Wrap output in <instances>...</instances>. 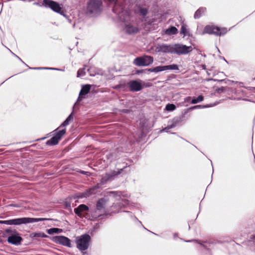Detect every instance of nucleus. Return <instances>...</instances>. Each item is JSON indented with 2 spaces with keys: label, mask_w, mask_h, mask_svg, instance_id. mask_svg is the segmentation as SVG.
Returning <instances> with one entry per match:
<instances>
[{
  "label": "nucleus",
  "mask_w": 255,
  "mask_h": 255,
  "mask_svg": "<svg viewBox=\"0 0 255 255\" xmlns=\"http://www.w3.org/2000/svg\"><path fill=\"white\" fill-rule=\"evenodd\" d=\"M22 240L21 237L15 235H11L7 238L8 243L14 245H19Z\"/></svg>",
  "instance_id": "15"
},
{
  "label": "nucleus",
  "mask_w": 255,
  "mask_h": 255,
  "mask_svg": "<svg viewBox=\"0 0 255 255\" xmlns=\"http://www.w3.org/2000/svg\"><path fill=\"white\" fill-rule=\"evenodd\" d=\"M187 25L183 24L180 32H187Z\"/></svg>",
  "instance_id": "46"
},
{
  "label": "nucleus",
  "mask_w": 255,
  "mask_h": 255,
  "mask_svg": "<svg viewBox=\"0 0 255 255\" xmlns=\"http://www.w3.org/2000/svg\"><path fill=\"white\" fill-rule=\"evenodd\" d=\"M93 188H94L95 190H96V191H97L98 189L100 188V186L99 183H97V184L93 186Z\"/></svg>",
  "instance_id": "58"
},
{
  "label": "nucleus",
  "mask_w": 255,
  "mask_h": 255,
  "mask_svg": "<svg viewBox=\"0 0 255 255\" xmlns=\"http://www.w3.org/2000/svg\"><path fill=\"white\" fill-rule=\"evenodd\" d=\"M204 100V97L202 95H199L197 97H193L191 101L190 104H196L200 103Z\"/></svg>",
  "instance_id": "25"
},
{
  "label": "nucleus",
  "mask_w": 255,
  "mask_h": 255,
  "mask_svg": "<svg viewBox=\"0 0 255 255\" xmlns=\"http://www.w3.org/2000/svg\"><path fill=\"white\" fill-rule=\"evenodd\" d=\"M156 49L158 52L174 54V43L159 44L156 46Z\"/></svg>",
  "instance_id": "12"
},
{
  "label": "nucleus",
  "mask_w": 255,
  "mask_h": 255,
  "mask_svg": "<svg viewBox=\"0 0 255 255\" xmlns=\"http://www.w3.org/2000/svg\"><path fill=\"white\" fill-rule=\"evenodd\" d=\"M92 69L91 68H89L88 69V71L89 73L90 76H95L96 74H98V73L97 72H95L94 73H93L92 72Z\"/></svg>",
  "instance_id": "45"
},
{
  "label": "nucleus",
  "mask_w": 255,
  "mask_h": 255,
  "mask_svg": "<svg viewBox=\"0 0 255 255\" xmlns=\"http://www.w3.org/2000/svg\"><path fill=\"white\" fill-rule=\"evenodd\" d=\"M218 103H215L213 104H207V105H195V106H192L191 107H189L190 108V109L191 111L193 110H196V109H204V108H210V107H212L213 106H214L215 105H216Z\"/></svg>",
  "instance_id": "22"
},
{
  "label": "nucleus",
  "mask_w": 255,
  "mask_h": 255,
  "mask_svg": "<svg viewBox=\"0 0 255 255\" xmlns=\"http://www.w3.org/2000/svg\"><path fill=\"white\" fill-rule=\"evenodd\" d=\"M176 108V107L174 104L168 103L166 105L165 110L168 112H172L175 110Z\"/></svg>",
  "instance_id": "29"
},
{
  "label": "nucleus",
  "mask_w": 255,
  "mask_h": 255,
  "mask_svg": "<svg viewBox=\"0 0 255 255\" xmlns=\"http://www.w3.org/2000/svg\"><path fill=\"white\" fill-rule=\"evenodd\" d=\"M145 82L140 80H132L128 83L129 89L131 92H138L143 88Z\"/></svg>",
  "instance_id": "10"
},
{
  "label": "nucleus",
  "mask_w": 255,
  "mask_h": 255,
  "mask_svg": "<svg viewBox=\"0 0 255 255\" xmlns=\"http://www.w3.org/2000/svg\"><path fill=\"white\" fill-rule=\"evenodd\" d=\"M148 10L146 8H140L139 10L140 14L144 16H145L147 13Z\"/></svg>",
  "instance_id": "41"
},
{
  "label": "nucleus",
  "mask_w": 255,
  "mask_h": 255,
  "mask_svg": "<svg viewBox=\"0 0 255 255\" xmlns=\"http://www.w3.org/2000/svg\"><path fill=\"white\" fill-rule=\"evenodd\" d=\"M178 70L179 66L176 64H172L167 65H160L156 67L148 68L147 70L149 72H154L155 73L166 71V70Z\"/></svg>",
  "instance_id": "8"
},
{
  "label": "nucleus",
  "mask_w": 255,
  "mask_h": 255,
  "mask_svg": "<svg viewBox=\"0 0 255 255\" xmlns=\"http://www.w3.org/2000/svg\"><path fill=\"white\" fill-rule=\"evenodd\" d=\"M91 238L88 234H84L76 238L77 248L80 251H85L89 248Z\"/></svg>",
  "instance_id": "2"
},
{
  "label": "nucleus",
  "mask_w": 255,
  "mask_h": 255,
  "mask_svg": "<svg viewBox=\"0 0 255 255\" xmlns=\"http://www.w3.org/2000/svg\"><path fill=\"white\" fill-rule=\"evenodd\" d=\"M85 74H86L85 68H80L77 71V77H82V76L85 75Z\"/></svg>",
  "instance_id": "32"
},
{
  "label": "nucleus",
  "mask_w": 255,
  "mask_h": 255,
  "mask_svg": "<svg viewBox=\"0 0 255 255\" xmlns=\"http://www.w3.org/2000/svg\"><path fill=\"white\" fill-rule=\"evenodd\" d=\"M248 242V246H254V247H252V250L255 252V234L250 236Z\"/></svg>",
  "instance_id": "26"
},
{
  "label": "nucleus",
  "mask_w": 255,
  "mask_h": 255,
  "mask_svg": "<svg viewBox=\"0 0 255 255\" xmlns=\"http://www.w3.org/2000/svg\"><path fill=\"white\" fill-rule=\"evenodd\" d=\"M82 211L79 208V207L75 208L74 209V213L75 214L77 215L78 216L81 217L82 216Z\"/></svg>",
  "instance_id": "39"
},
{
  "label": "nucleus",
  "mask_w": 255,
  "mask_h": 255,
  "mask_svg": "<svg viewBox=\"0 0 255 255\" xmlns=\"http://www.w3.org/2000/svg\"><path fill=\"white\" fill-rule=\"evenodd\" d=\"M29 69H35V70H40V69H48V67H33V68H31V67H29Z\"/></svg>",
  "instance_id": "54"
},
{
  "label": "nucleus",
  "mask_w": 255,
  "mask_h": 255,
  "mask_svg": "<svg viewBox=\"0 0 255 255\" xmlns=\"http://www.w3.org/2000/svg\"><path fill=\"white\" fill-rule=\"evenodd\" d=\"M85 98L81 96V95L79 94V96L77 98L76 102L74 104V105L73 107V110H74L75 109L77 108V106L78 105V103L80 101H81L83 99Z\"/></svg>",
  "instance_id": "35"
},
{
  "label": "nucleus",
  "mask_w": 255,
  "mask_h": 255,
  "mask_svg": "<svg viewBox=\"0 0 255 255\" xmlns=\"http://www.w3.org/2000/svg\"><path fill=\"white\" fill-rule=\"evenodd\" d=\"M143 227L146 230H147L148 231L150 232V233H151L152 234H154V235L155 236H160L161 237H163V238H165V233H162L160 235L157 234H156V233H154L152 232H151L149 230H148L147 229H146L143 225H142Z\"/></svg>",
  "instance_id": "44"
},
{
  "label": "nucleus",
  "mask_w": 255,
  "mask_h": 255,
  "mask_svg": "<svg viewBox=\"0 0 255 255\" xmlns=\"http://www.w3.org/2000/svg\"><path fill=\"white\" fill-rule=\"evenodd\" d=\"M193 50L191 46H187L182 43H174V54L177 55H187Z\"/></svg>",
  "instance_id": "5"
},
{
  "label": "nucleus",
  "mask_w": 255,
  "mask_h": 255,
  "mask_svg": "<svg viewBox=\"0 0 255 255\" xmlns=\"http://www.w3.org/2000/svg\"><path fill=\"white\" fill-rule=\"evenodd\" d=\"M206 11L205 7H201L195 12L194 14V18L195 19L199 18Z\"/></svg>",
  "instance_id": "23"
},
{
  "label": "nucleus",
  "mask_w": 255,
  "mask_h": 255,
  "mask_svg": "<svg viewBox=\"0 0 255 255\" xmlns=\"http://www.w3.org/2000/svg\"><path fill=\"white\" fill-rule=\"evenodd\" d=\"M130 201L128 199L121 198L119 202L114 203L111 207V210L114 211V214H116L121 212H123L121 209L123 208H126L129 205Z\"/></svg>",
  "instance_id": "9"
},
{
  "label": "nucleus",
  "mask_w": 255,
  "mask_h": 255,
  "mask_svg": "<svg viewBox=\"0 0 255 255\" xmlns=\"http://www.w3.org/2000/svg\"><path fill=\"white\" fill-rule=\"evenodd\" d=\"M49 7L52 9L54 11L60 14H62L64 13L62 7L58 3L54 1L49 0Z\"/></svg>",
  "instance_id": "14"
},
{
  "label": "nucleus",
  "mask_w": 255,
  "mask_h": 255,
  "mask_svg": "<svg viewBox=\"0 0 255 255\" xmlns=\"http://www.w3.org/2000/svg\"><path fill=\"white\" fill-rule=\"evenodd\" d=\"M123 212L127 213L130 218L131 219H134L135 221H137L140 223V224H141V222L139 221L138 219L133 214V213L130 211H123Z\"/></svg>",
  "instance_id": "34"
},
{
  "label": "nucleus",
  "mask_w": 255,
  "mask_h": 255,
  "mask_svg": "<svg viewBox=\"0 0 255 255\" xmlns=\"http://www.w3.org/2000/svg\"><path fill=\"white\" fill-rule=\"evenodd\" d=\"M191 111L190 108L184 109L182 112L181 115L180 116L181 118L183 119L184 121L186 120L187 118L185 116Z\"/></svg>",
  "instance_id": "31"
},
{
  "label": "nucleus",
  "mask_w": 255,
  "mask_h": 255,
  "mask_svg": "<svg viewBox=\"0 0 255 255\" xmlns=\"http://www.w3.org/2000/svg\"><path fill=\"white\" fill-rule=\"evenodd\" d=\"M229 88L228 87H221L218 88L216 89V92L218 94L225 93L229 90Z\"/></svg>",
  "instance_id": "30"
},
{
  "label": "nucleus",
  "mask_w": 255,
  "mask_h": 255,
  "mask_svg": "<svg viewBox=\"0 0 255 255\" xmlns=\"http://www.w3.org/2000/svg\"><path fill=\"white\" fill-rule=\"evenodd\" d=\"M102 0H90L88 2L87 12L90 14H98L102 10Z\"/></svg>",
  "instance_id": "3"
},
{
  "label": "nucleus",
  "mask_w": 255,
  "mask_h": 255,
  "mask_svg": "<svg viewBox=\"0 0 255 255\" xmlns=\"http://www.w3.org/2000/svg\"><path fill=\"white\" fill-rule=\"evenodd\" d=\"M227 29L224 28H220L213 24L207 25L204 29L203 32H225Z\"/></svg>",
  "instance_id": "13"
},
{
  "label": "nucleus",
  "mask_w": 255,
  "mask_h": 255,
  "mask_svg": "<svg viewBox=\"0 0 255 255\" xmlns=\"http://www.w3.org/2000/svg\"><path fill=\"white\" fill-rule=\"evenodd\" d=\"M48 69L49 70H57V71H64V69L56 68H50V67H49Z\"/></svg>",
  "instance_id": "59"
},
{
  "label": "nucleus",
  "mask_w": 255,
  "mask_h": 255,
  "mask_svg": "<svg viewBox=\"0 0 255 255\" xmlns=\"http://www.w3.org/2000/svg\"><path fill=\"white\" fill-rule=\"evenodd\" d=\"M184 241L186 242H187V243L192 242H196L198 243L199 244L202 245L204 247V248L205 249H206V250H207L208 251H210V249L206 246H205L204 245H203L201 243L200 241H199V240H185Z\"/></svg>",
  "instance_id": "33"
},
{
  "label": "nucleus",
  "mask_w": 255,
  "mask_h": 255,
  "mask_svg": "<svg viewBox=\"0 0 255 255\" xmlns=\"http://www.w3.org/2000/svg\"><path fill=\"white\" fill-rule=\"evenodd\" d=\"M121 111V112L125 114H128L129 112V110L128 109H123Z\"/></svg>",
  "instance_id": "61"
},
{
  "label": "nucleus",
  "mask_w": 255,
  "mask_h": 255,
  "mask_svg": "<svg viewBox=\"0 0 255 255\" xmlns=\"http://www.w3.org/2000/svg\"><path fill=\"white\" fill-rule=\"evenodd\" d=\"M48 220H49V226H51V225H56L55 224H52V223H51L50 222H53V221H54L53 219H50V218H49L48 219ZM55 221L56 222H58V220H55Z\"/></svg>",
  "instance_id": "60"
},
{
  "label": "nucleus",
  "mask_w": 255,
  "mask_h": 255,
  "mask_svg": "<svg viewBox=\"0 0 255 255\" xmlns=\"http://www.w3.org/2000/svg\"><path fill=\"white\" fill-rule=\"evenodd\" d=\"M113 214H115L114 211L112 210L110 213H105L103 215L99 216V220H101V222L105 221L107 219L108 216H111Z\"/></svg>",
  "instance_id": "27"
},
{
  "label": "nucleus",
  "mask_w": 255,
  "mask_h": 255,
  "mask_svg": "<svg viewBox=\"0 0 255 255\" xmlns=\"http://www.w3.org/2000/svg\"><path fill=\"white\" fill-rule=\"evenodd\" d=\"M172 128H173V127H171V125H168L166 127H165L164 128H163L161 131H164L166 132H169V130Z\"/></svg>",
  "instance_id": "48"
},
{
  "label": "nucleus",
  "mask_w": 255,
  "mask_h": 255,
  "mask_svg": "<svg viewBox=\"0 0 255 255\" xmlns=\"http://www.w3.org/2000/svg\"><path fill=\"white\" fill-rule=\"evenodd\" d=\"M98 191H96L93 187L89 188L86 190V192L83 193L81 195L78 196V198H82L84 197H89L90 195L95 194L97 193Z\"/></svg>",
  "instance_id": "20"
},
{
  "label": "nucleus",
  "mask_w": 255,
  "mask_h": 255,
  "mask_svg": "<svg viewBox=\"0 0 255 255\" xmlns=\"http://www.w3.org/2000/svg\"><path fill=\"white\" fill-rule=\"evenodd\" d=\"M79 172L82 174H83V175H86L87 176H88L90 175V173L89 172H88V171H84V170H80Z\"/></svg>",
  "instance_id": "49"
},
{
  "label": "nucleus",
  "mask_w": 255,
  "mask_h": 255,
  "mask_svg": "<svg viewBox=\"0 0 255 255\" xmlns=\"http://www.w3.org/2000/svg\"><path fill=\"white\" fill-rule=\"evenodd\" d=\"M208 81H217L219 83H222L225 81V79H222V80H218V79H210L208 80Z\"/></svg>",
  "instance_id": "53"
},
{
  "label": "nucleus",
  "mask_w": 255,
  "mask_h": 255,
  "mask_svg": "<svg viewBox=\"0 0 255 255\" xmlns=\"http://www.w3.org/2000/svg\"><path fill=\"white\" fill-rule=\"evenodd\" d=\"M8 50L12 53V55L17 57L20 61H21L22 63L26 65V64L21 60V59L20 57L15 55L14 53H13L8 48Z\"/></svg>",
  "instance_id": "55"
},
{
  "label": "nucleus",
  "mask_w": 255,
  "mask_h": 255,
  "mask_svg": "<svg viewBox=\"0 0 255 255\" xmlns=\"http://www.w3.org/2000/svg\"><path fill=\"white\" fill-rule=\"evenodd\" d=\"M45 220H47V219L23 217L21 218L10 219L8 220L0 221V224L9 225H20L21 224L36 223Z\"/></svg>",
  "instance_id": "1"
},
{
  "label": "nucleus",
  "mask_w": 255,
  "mask_h": 255,
  "mask_svg": "<svg viewBox=\"0 0 255 255\" xmlns=\"http://www.w3.org/2000/svg\"><path fill=\"white\" fill-rule=\"evenodd\" d=\"M153 62V57L150 55H144L135 58L133 64L137 66H148Z\"/></svg>",
  "instance_id": "4"
},
{
  "label": "nucleus",
  "mask_w": 255,
  "mask_h": 255,
  "mask_svg": "<svg viewBox=\"0 0 255 255\" xmlns=\"http://www.w3.org/2000/svg\"><path fill=\"white\" fill-rule=\"evenodd\" d=\"M108 201V199L107 197H104L103 198H100L97 202L96 203V209L98 211H101L103 208H104L105 206Z\"/></svg>",
  "instance_id": "16"
},
{
  "label": "nucleus",
  "mask_w": 255,
  "mask_h": 255,
  "mask_svg": "<svg viewBox=\"0 0 255 255\" xmlns=\"http://www.w3.org/2000/svg\"><path fill=\"white\" fill-rule=\"evenodd\" d=\"M110 2H115V5L113 8V10L116 11L118 8V7L119 6L120 9L118 11H115V12H121L123 11L124 8V6L123 4H120V3L123 1L124 0H108Z\"/></svg>",
  "instance_id": "19"
},
{
  "label": "nucleus",
  "mask_w": 255,
  "mask_h": 255,
  "mask_svg": "<svg viewBox=\"0 0 255 255\" xmlns=\"http://www.w3.org/2000/svg\"><path fill=\"white\" fill-rule=\"evenodd\" d=\"M209 34H214L217 36H222L225 35L226 33H208Z\"/></svg>",
  "instance_id": "52"
},
{
  "label": "nucleus",
  "mask_w": 255,
  "mask_h": 255,
  "mask_svg": "<svg viewBox=\"0 0 255 255\" xmlns=\"http://www.w3.org/2000/svg\"><path fill=\"white\" fill-rule=\"evenodd\" d=\"M121 87H122L121 85H118L115 86V87H114V89H118L120 88Z\"/></svg>",
  "instance_id": "64"
},
{
  "label": "nucleus",
  "mask_w": 255,
  "mask_h": 255,
  "mask_svg": "<svg viewBox=\"0 0 255 255\" xmlns=\"http://www.w3.org/2000/svg\"><path fill=\"white\" fill-rule=\"evenodd\" d=\"M236 83H238V82H236ZM238 83L240 87H244L245 88L246 86H244V84L243 82H238Z\"/></svg>",
  "instance_id": "63"
},
{
  "label": "nucleus",
  "mask_w": 255,
  "mask_h": 255,
  "mask_svg": "<svg viewBox=\"0 0 255 255\" xmlns=\"http://www.w3.org/2000/svg\"><path fill=\"white\" fill-rule=\"evenodd\" d=\"M64 206L65 209H66V210H71V202L67 200H66L64 202Z\"/></svg>",
  "instance_id": "38"
},
{
  "label": "nucleus",
  "mask_w": 255,
  "mask_h": 255,
  "mask_svg": "<svg viewBox=\"0 0 255 255\" xmlns=\"http://www.w3.org/2000/svg\"><path fill=\"white\" fill-rule=\"evenodd\" d=\"M108 194L109 196H112L114 198H115L117 200H120L122 197H128V195L127 194H124L121 191H110L108 192Z\"/></svg>",
  "instance_id": "17"
},
{
  "label": "nucleus",
  "mask_w": 255,
  "mask_h": 255,
  "mask_svg": "<svg viewBox=\"0 0 255 255\" xmlns=\"http://www.w3.org/2000/svg\"><path fill=\"white\" fill-rule=\"evenodd\" d=\"M78 207L82 212L87 211L89 210V207L85 204H81Z\"/></svg>",
  "instance_id": "37"
},
{
  "label": "nucleus",
  "mask_w": 255,
  "mask_h": 255,
  "mask_svg": "<svg viewBox=\"0 0 255 255\" xmlns=\"http://www.w3.org/2000/svg\"><path fill=\"white\" fill-rule=\"evenodd\" d=\"M63 230L57 228H52L49 229V235H53L54 234H59L62 233Z\"/></svg>",
  "instance_id": "28"
},
{
  "label": "nucleus",
  "mask_w": 255,
  "mask_h": 255,
  "mask_svg": "<svg viewBox=\"0 0 255 255\" xmlns=\"http://www.w3.org/2000/svg\"><path fill=\"white\" fill-rule=\"evenodd\" d=\"M184 121L180 116L174 118L172 121L171 127L175 128Z\"/></svg>",
  "instance_id": "24"
},
{
  "label": "nucleus",
  "mask_w": 255,
  "mask_h": 255,
  "mask_svg": "<svg viewBox=\"0 0 255 255\" xmlns=\"http://www.w3.org/2000/svg\"><path fill=\"white\" fill-rule=\"evenodd\" d=\"M74 111L67 117L65 120L57 128L59 129L65 128L68 126L70 122L73 119Z\"/></svg>",
  "instance_id": "18"
},
{
  "label": "nucleus",
  "mask_w": 255,
  "mask_h": 255,
  "mask_svg": "<svg viewBox=\"0 0 255 255\" xmlns=\"http://www.w3.org/2000/svg\"><path fill=\"white\" fill-rule=\"evenodd\" d=\"M124 168L119 169L118 171H113L111 173H106L102 177L100 181V184L101 185L105 184L108 181L113 180L116 176L122 173Z\"/></svg>",
  "instance_id": "11"
},
{
  "label": "nucleus",
  "mask_w": 255,
  "mask_h": 255,
  "mask_svg": "<svg viewBox=\"0 0 255 255\" xmlns=\"http://www.w3.org/2000/svg\"><path fill=\"white\" fill-rule=\"evenodd\" d=\"M178 29L174 26H171V27L167 29L165 32H177Z\"/></svg>",
  "instance_id": "42"
},
{
  "label": "nucleus",
  "mask_w": 255,
  "mask_h": 255,
  "mask_svg": "<svg viewBox=\"0 0 255 255\" xmlns=\"http://www.w3.org/2000/svg\"><path fill=\"white\" fill-rule=\"evenodd\" d=\"M93 188H94L95 190H96V191H97L98 189L100 188V186L99 183H97V184L93 186Z\"/></svg>",
  "instance_id": "57"
},
{
  "label": "nucleus",
  "mask_w": 255,
  "mask_h": 255,
  "mask_svg": "<svg viewBox=\"0 0 255 255\" xmlns=\"http://www.w3.org/2000/svg\"><path fill=\"white\" fill-rule=\"evenodd\" d=\"M49 239L57 244L69 248L73 247L71 240L66 236L63 235L55 236L50 237Z\"/></svg>",
  "instance_id": "6"
},
{
  "label": "nucleus",
  "mask_w": 255,
  "mask_h": 255,
  "mask_svg": "<svg viewBox=\"0 0 255 255\" xmlns=\"http://www.w3.org/2000/svg\"><path fill=\"white\" fill-rule=\"evenodd\" d=\"M137 31L136 29H135L134 28H133L132 26H129L128 27V28L127 30V32H136Z\"/></svg>",
  "instance_id": "47"
},
{
  "label": "nucleus",
  "mask_w": 255,
  "mask_h": 255,
  "mask_svg": "<svg viewBox=\"0 0 255 255\" xmlns=\"http://www.w3.org/2000/svg\"><path fill=\"white\" fill-rule=\"evenodd\" d=\"M91 88V85L89 84L83 85L79 92V94L85 98V96L90 92Z\"/></svg>",
  "instance_id": "21"
},
{
  "label": "nucleus",
  "mask_w": 255,
  "mask_h": 255,
  "mask_svg": "<svg viewBox=\"0 0 255 255\" xmlns=\"http://www.w3.org/2000/svg\"><path fill=\"white\" fill-rule=\"evenodd\" d=\"M180 33L181 34H183V37L187 36L189 38L191 37V38H194V37H193V36H192V33ZM190 40H191V39H190Z\"/></svg>",
  "instance_id": "43"
},
{
  "label": "nucleus",
  "mask_w": 255,
  "mask_h": 255,
  "mask_svg": "<svg viewBox=\"0 0 255 255\" xmlns=\"http://www.w3.org/2000/svg\"><path fill=\"white\" fill-rule=\"evenodd\" d=\"M33 235V237L35 238H43L47 237L43 233L41 232L34 233Z\"/></svg>",
  "instance_id": "36"
},
{
  "label": "nucleus",
  "mask_w": 255,
  "mask_h": 255,
  "mask_svg": "<svg viewBox=\"0 0 255 255\" xmlns=\"http://www.w3.org/2000/svg\"><path fill=\"white\" fill-rule=\"evenodd\" d=\"M245 88L252 92L255 93V87H246Z\"/></svg>",
  "instance_id": "50"
},
{
  "label": "nucleus",
  "mask_w": 255,
  "mask_h": 255,
  "mask_svg": "<svg viewBox=\"0 0 255 255\" xmlns=\"http://www.w3.org/2000/svg\"><path fill=\"white\" fill-rule=\"evenodd\" d=\"M143 87H149L151 86V84L150 83H145V84L144 85L143 84Z\"/></svg>",
  "instance_id": "62"
},
{
  "label": "nucleus",
  "mask_w": 255,
  "mask_h": 255,
  "mask_svg": "<svg viewBox=\"0 0 255 255\" xmlns=\"http://www.w3.org/2000/svg\"><path fill=\"white\" fill-rule=\"evenodd\" d=\"M34 4L38 5L40 6H45V7L48 6V0H43L42 2H35Z\"/></svg>",
  "instance_id": "40"
},
{
  "label": "nucleus",
  "mask_w": 255,
  "mask_h": 255,
  "mask_svg": "<svg viewBox=\"0 0 255 255\" xmlns=\"http://www.w3.org/2000/svg\"><path fill=\"white\" fill-rule=\"evenodd\" d=\"M191 100H192V97L188 96L184 99V101H185V102L190 103Z\"/></svg>",
  "instance_id": "51"
},
{
  "label": "nucleus",
  "mask_w": 255,
  "mask_h": 255,
  "mask_svg": "<svg viewBox=\"0 0 255 255\" xmlns=\"http://www.w3.org/2000/svg\"><path fill=\"white\" fill-rule=\"evenodd\" d=\"M147 69H145V70H138L136 71V74H139L140 73H142L143 72H146V71L147 72H148L147 70H146Z\"/></svg>",
  "instance_id": "56"
},
{
  "label": "nucleus",
  "mask_w": 255,
  "mask_h": 255,
  "mask_svg": "<svg viewBox=\"0 0 255 255\" xmlns=\"http://www.w3.org/2000/svg\"><path fill=\"white\" fill-rule=\"evenodd\" d=\"M53 132H54V135L49 139V146L57 145L63 135L66 134V128H63L59 129L57 128Z\"/></svg>",
  "instance_id": "7"
}]
</instances>
